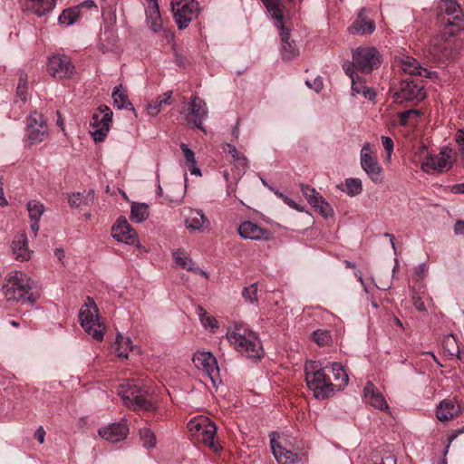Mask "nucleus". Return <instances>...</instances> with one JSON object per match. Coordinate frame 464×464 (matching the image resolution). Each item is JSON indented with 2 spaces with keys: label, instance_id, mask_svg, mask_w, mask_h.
I'll return each mask as SVG.
<instances>
[{
  "label": "nucleus",
  "instance_id": "nucleus-54",
  "mask_svg": "<svg viewBox=\"0 0 464 464\" xmlns=\"http://www.w3.org/2000/svg\"><path fill=\"white\" fill-rule=\"evenodd\" d=\"M426 271H427V267H426L425 264H420L418 266H416L414 269V275H413L414 280L415 281L421 280L425 276Z\"/></svg>",
  "mask_w": 464,
  "mask_h": 464
},
{
  "label": "nucleus",
  "instance_id": "nucleus-31",
  "mask_svg": "<svg viewBox=\"0 0 464 464\" xmlns=\"http://www.w3.org/2000/svg\"><path fill=\"white\" fill-rule=\"evenodd\" d=\"M56 0H25V8L38 16H43L52 11Z\"/></svg>",
  "mask_w": 464,
  "mask_h": 464
},
{
  "label": "nucleus",
  "instance_id": "nucleus-53",
  "mask_svg": "<svg viewBox=\"0 0 464 464\" xmlns=\"http://www.w3.org/2000/svg\"><path fill=\"white\" fill-rule=\"evenodd\" d=\"M68 202L71 207L77 208L82 204L83 196L80 192L72 193L69 196Z\"/></svg>",
  "mask_w": 464,
  "mask_h": 464
},
{
  "label": "nucleus",
  "instance_id": "nucleus-1",
  "mask_svg": "<svg viewBox=\"0 0 464 464\" xmlns=\"http://www.w3.org/2000/svg\"><path fill=\"white\" fill-rule=\"evenodd\" d=\"M226 337L230 345L246 358L257 360L264 354L260 339L246 324L236 323L227 330Z\"/></svg>",
  "mask_w": 464,
  "mask_h": 464
},
{
  "label": "nucleus",
  "instance_id": "nucleus-2",
  "mask_svg": "<svg viewBox=\"0 0 464 464\" xmlns=\"http://www.w3.org/2000/svg\"><path fill=\"white\" fill-rule=\"evenodd\" d=\"M31 277L23 271H11L5 279L3 291L7 301H15L22 304H34L36 298L32 291Z\"/></svg>",
  "mask_w": 464,
  "mask_h": 464
},
{
  "label": "nucleus",
  "instance_id": "nucleus-12",
  "mask_svg": "<svg viewBox=\"0 0 464 464\" xmlns=\"http://www.w3.org/2000/svg\"><path fill=\"white\" fill-rule=\"evenodd\" d=\"M192 362L195 367L205 374L216 385L219 380V368L216 357L206 351H198L193 354Z\"/></svg>",
  "mask_w": 464,
  "mask_h": 464
},
{
  "label": "nucleus",
  "instance_id": "nucleus-40",
  "mask_svg": "<svg viewBox=\"0 0 464 464\" xmlns=\"http://www.w3.org/2000/svg\"><path fill=\"white\" fill-rule=\"evenodd\" d=\"M27 92H28V75L24 72H19V81L16 87V95L23 101L24 102L27 100Z\"/></svg>",
  "mask_w": 464,
  "mask_h": 464
},
{
  "label": "nucleus",
  "instance_id": "nucleus-6",
  "mask_svg": "<svg viewBox=\"0 0 464 464\" xmlns=\"http://www.w3.org/2000/svg\"><path fill=\"white\" fill-rule=\"evenodd\" d=\"M79 320L81 326L89 335L98 342L102 341L105 326L101 323L99 311L92 298H86V302L80 309Z\"/></svg>",
  "mask_w": 464,
  "mask_h": 464
},
{
  "label": "nucleus",
  "instance_id": "nucleus-22",
  "mask_svg": "<svg viewBox=\"0 0 464 464\" xmlns=\"http://www.w3.org/2000/svg\"><path fill=\"white\" fill-rule=\"evenodd\" d=\"M209 226L210 222L202 210L189 208L185 215V227L191 232H204Z\"/></svg>",
  "mask_w": 464,
  "mask_h": 464
},
{
  "label": "nucleus",
  "instance_id": "nucleus-33",
  "mask_svg": "<svg viewBox=\"0 0 464 464\" xmlns=\"http://www.w3.org/2000/svg\"><path fill=\"white\" fill-rule=\"evenodd\" d=\"M365 9L362 8L359 12V17L353 25L351 26L350 30L353 34H372L375 29V24L372 20H365L362 18V14L364 13Z\"/></svg>",
  "mask_w": 464,
  "mask_h": 464
},
{
  "label": "nucleus",
  "instance_id": "nucleus-32",
  "mask_svg": "<svg viewBox=\"0 0 464 464\" xmlns=\"http://www.w3.org/2000/svg\"><path fill=\"white\" fill-rule=\"evenodd\" d=\"M134 347L130 337L118 334L115 343L112 344L113 353L119 357L127 359L129 353L133 351Z\"/></svg>",
  "mask_w": 464,
  "mask_h": 464
},
{
  "label": "nucleus",
  "instance_id": "nucleus-38",
  "mask_svg": "<svg viewBox=\"0 0 464 464\" xmlns=\"http://www.w3.org/2000/svg\"><path fill=\"white\" fill-rule=\"evenodd\" d=\"M79 6L69 7L62 12V14L58 17V22L61 24L69 26L73 24L79 19Z\"/></svg>",
  "mask_w": 464,
  "mask_h": 464
},
{
  "label": "nucleus",
  "instance_id": "nucleus-30",
  "mask_svg": "<svg viewBox=\"0 0 464 464\" xmlns=\"http://www.w3.org/2000/svg\"><path fill=\"white\" fill-rule=\"evenodd\" d=\"M399 63L401 69L411 75L430 77L431 72L427 69L422 68L419 62L411 56L401 57L399 59Z\"/></svg>",
  "mask_w": 464,
  "mask_h": 464
},
{
  "label": "nucleus",
  "instance_id": "nucleus-27",
  "mask_svg": "<svg viewBox=\"0 0 464 464\" xmlns=\"http://www.w3.org/2000/svg\"><path fill=\"white\" fill-rule=\"evenodd\" d=\"M190 114L193 116L194 125L206 131L203 127V121L208 118V108L206 102L198 96H193L189 102Z\"/></svg>",
  "mask_w": 464,
  "mask_h": 464
},
{
  "label": "nucleus",
  "instance_id": "nucleus-55",
  "mask_svg": "<svg viewBox=\"0 0 464 464\" xmlns=\"http://www.w3.org/2000/svg\"><path fill=\"white\" fill-rule=\"evenodd\" d=\"M305 84L309 88L314 89L316 92H319L323 89V86H324L323 80L321 77L315 78L313 82L306 81Z\"/></svg>",
  "mask_w": 464,
  "mask_h": 464
},
{
  "label": "nucleus",
  "instance_id": "nucleus-17",
  "mask_svg": "<svg viewBox=\"0 0 464 464\" xmlns=\"http://www.w3.org/2000/svg\"><path fill=\"white\" fill-rule=\"evenodd\" d=\"M26 131L31 144L40 143L44 140L48 128L42 114L34 111L28 115Z\"/></svg>",
  "mask_w": 464,
  "mask_h": 464
},
{
  "label": "nucleus",
  "instance_id": "nucleus-35",
  "mask_svg": "<svg viewBox=\"0 0 464 464\" xmlns=\"http://www.w3.org/2000/svg\"><path fill=\"white\" fill-rule=\"evenodd\" d=\"M171 95L172 92L169 91L150 102L147 105L148 113L151 116H156L160 111L162 105L170 104Z\"/></svg>",
  "mask_w": 464,
  "mask_h": 464
},
{
  "label": "nucleus",
  "instance_id": "nucleus-39",
  "mask_svg": "<svg viewBox=\"0 0 464 464\" xmlns=\"http://www.w3.org/2000/svg\"><path fill=\"white\" fill-rule=\"evenodd\" d=\"M121 85H119L114 88L112 92V99H113V104L118 109H128L131 107V103L129 101L128 95L125 93V92L121 91Z\"/></svg>",
  "mask_w": 464,
  "mask_h": 464
},
{
  "label": "nucleus",
  "instance_id": "nucleus-36",
  "mask_svg": "<svg viewBox=\"0 0 464 464\" xmlns=\"http://www.w3.org/2000/svg\"><path fill=\"white\" fill-rule=\"evenodd\" d=\"M149 217V207L145 203H132L130 207V219L136 223H141Z\"/></svg>",
  "mask_w": 464,
  "mask_h": 464
},
{
  "label": "nucleus",
  "instance_id": "nucleus-10",
  "mask_svg": "<svg viewBox=\"0 0 464 464\" xmlns=\"http://www.w3.org/2000/svg\"><path fill=\"white\" fill-rule=\"evenodd\" d=\"M112 111L106 105H101L90 122V133L96 142L103 141L110 130Z\"/></svg>",
  "mask_w": 464,
  "mask_h": 464
},
{
  "label": "nucleus",
  "instance_id": "nucleus-48",
  "mask_svg": "<svg viewBox=\"0 0 464 464\" xmlns=\"http://www.w3.org/2000/svg\"><path fill=\"white\" fill-rule=\"evenodd\" d=\"M244 299L251 304L257 302V285L252 284L245 287L242 291Z\"/></svg>",
  "mask_w": 464,
  "mask_h": 464
},
{
  "label": "nucleus",
  "instance_id": "nucleus-21",
  "mask_svg": "<svg viewBox=\"0 0 464 464\" xmlns=\"http://www.w3.org/2000/svg\"><path fill=\"white\" fill-rule=\"evenodd\" d=\"M146 24L153 33L162 31L166 37H173V34L169 31L163 29V22L157 0H148L146 7Z\"/></svg>",
  "mask_w": 464,
  "mask_h": 464
},
{
  "label": "nucleus",
  "instance_id": "nucleus-41",
  "mask_svg": "<svg viewBox=\"0 0 464 464\" xmlns=\"http://www.w3.org/2000/svg\"><path fill=\"white\" fill-rule=\"evenodd\" d=\"M27 210L30 219L40 220L44 212V206L40 201L30 200L27 203Z\"/></svg>",
  "mask_w": 464,
  "mask_h": 464
},
{
  "label": "nucleus",
  "instance_id": "nucleus-46",
  "mask_svg": "<svg viewBox=\"0 0 464 464\" xmlns=\"http://www.w3.org/2000/svg\"><path fill=\"white\" fill-rule=\"evenodd\" d=\"M200 311H201V313H199V319H200L202 325L205 328H209L211 332H214L216 329H218V323L216 320V318L208 314V313L203 311L202 308H200Z\"/></svg>",
  "mask_w": 464,
  "mask_h": 464
},
{
  "label": "nucleus",
  "instance_id": "nucleus-59",
  "mask_svg": "<svg viewBox=\"0 0 464 464\" xmlns=\"http://www.w3.org/2000/svg\"><path fill=\"white\" fill-rule=\"evenodd\" d=\"M454 232L456 235H464V221L458 220L454 226Z\"/></svg>",
  "mask_w": 464,
  "mask_h": 464
},
{
  "label": "nucleus",
  "instance_id": "nucleus-8",
  "mask_svg": "<svg viewBox=\"0 0 464 464\" xmlns=\"http://www.w3.org/2000/svg\"><path fill=\"white\" fill-rule=\"evenodd\" d=\"M126 407L132 410L152 411V402L143 394L141 389L133 381L121 384L118 390Z\"/></svg>",
  "mask_w": 464,
  "mask_h": 464
},
{
  "label": "nucleus",
  "instance_id": "nucleus-64",
  "mask_svg": "<svg viewBox=\"0 0 464 464\" xmlns=\"http://www.w3.org/2000/svg\"><path fill=\"white\" fill-rule=\"evenodd\" d=\"M382 464H396V458L393 456H387L384 459H382Z\"/></svg>",
  "mask_w": 464,
  "mask_h": 464
},
{
  "label": "nucleus",
  "instance_id": "nucleus-45",
  "mask_svg": "<svg viewBox=\"0 0 464 464\" xmlns=\"http://www.w3.org/2000/svg\"><path fill=\"white\" fill-rule=\"evenodd\" d=\"M351 79L352 82V94L357 95L361 94L363 91V89L366 88L364 85V80L362 77H361L358 72H353V76H348Z\"/></svg>",
  "mask_w": 464,
  "mask_h": 464
},
{
  "label": "nucleus",
  "instance_id": "nucleus-24",
  "mask_svg": "<svg viewBox=\"0 0 464 464\" xmlns=\"http://www.w3.org/2000/svg\"><path fill=\"white\" fill-rule=\"evenodd\" d=\"M11 246L15 260L24 262L31 259L33 251L28 246V238L24 232H19L14 236Z\"/></svg>",
  "mask_w": 464,
  "mask_h": 464
},
{
  "label": "nucleus",
  "instance_id": "nucleus-62",
  "mask_svg": "<svg viewBox=\"0 0 464 464\" xmlns=\"http://www.w3.org/2000/svg\"><path fill=\"white\" fill-rule=\"evenodd\" d=\"M39 221L40 220L31 219L30 227H31V230L33 231L34 237H36L38 231H39Z\"/></svg>",
  "mask_w": 464,
  "mask_h": 464
},
{
  "label": "nucleus",
  "instance_id": "nucleus-9",
  "mask_svg": "<svg viewBox=\"0 0 464 464\" xmlns=\"http://www.w3.org/2000/svg\"><path fill=\"white\" fill-rule=\"evenodd\" d=\"M171 10L179 29L187 28L200 12L197 0H171Z\"/></svg>",
  "mask_w": 464,
  "mask_h": 464
},
{
  "label": "nucleus",
  "instance_id": "nucleus-37",
  "mask_svg": "<svg viewBox=\"0 0 464 464\" xmlns=\"http://www.w3.org/2000/svg\"><path fill=\"white\" fill-rule=\"evenodd\" d=\"M172 255L176 265L179 267L187 269L188 271L196 270L194 267V262L186 251L182 249H177L172 253Z\"/></svg>",
  "mask_w": 464,
  "mask_h": 464
},
{
  "label": "nucleus",
  "instance_id": "nucleus-47",
  "mask_svg": "<svg viewBox=\"0 0 464 464\" xmlns=\"http://www.w3.org/2000/svg\"><path fill=\"white\" fill-rule=\"evenodd\" d=\"M347 193L351 196L358 195L362 190V181L359 179H348L345 181Z\"/></svg>",
  "mask_w": 464,
  "mask_h": 464
},
{
  "label": "nucleus",
  "instance_id": "nucleus-34",
  "mask_svg": "<svg viewBox=\"0 0 464 464\" xmlns=\"http://www.w3.org/2000/svg\"><path fill=\"white\" fill-rule=\"evenodd\" d=\"M328 368L331 369L334 381L337 382L336 386L339 389L344 388L347 386L349 382V377L346 372L344 371L343 367L339 362H331L329 365H327Z\"/></svg>",
  "mask_w": 464,
  "mask_h": 464
},
{
  "label": "nucleus",
  "instance_id": "nucleus-15",
  "mask_svg": "<svg viewBox=\"0 0 464 464\" xmlns=\"http://www.w3.org/2000/svg\"><path fill=\"white\" fill-rule=\"evenodd\" d=\"M440 9L450 16L446 23L448 34L454 35L457 32L464 30V13L456 0H442Z\"/></svg>",
  "mask_w": 464,
  "mask_h": 464
},
{
  "label": "nucleus",
  "instance_id": "nucleus-50",
  "mask_svg": "<svg viewBox=\"0 0 464 464\" xmlns=\"http://www.w3.org/2000/svg\"><path fill=\"white\" fill-rule=\"evenodd\" d=\"M382 143L387 154L386 160H390L394 148L393 141L388 136H382Z\"/></svg>",
  "mask_w": 464,
  "mask_h": 464
},
{
  "label": "nucleus",
  "instance_id": "nucleus-60",
  "mask_svg": "<svg viewBox=\"0 0 464 464\" xmlns=\"http://www.w3.org/2000/svg\"><path fill=\"white\" fill-rule=\"evenodd\" d=\"M451 192L454 194H464V182L453 185Z\"/></svg>",
  "mask_w": 464,
  "mask_h": 464
},
{
  "label": "nucleus",
  "instance_id": "nucleus-16",
  "mask_svg": "<svg viewBox=\"0 0 464 464\" xmlns=\"http://www.w3.org/2000/svg\"><path fill=\"white\" fill-rule=\"evenodd\" d=\"M111 236L118 242L136 246L137 248L141 247L137 232L131 227L125 218L121 217L117 219L111 228Z\"/></svg>",
  "mask_w": 464,
  "mask_h": 464
},
{
  "label": "nucleus",
  "instance_id": "nucleus-18",
  "mask_svg": "<svg viewBox=\"0 0 464 464\" xmlns=\"http://www.w3.org/2000/svg\"><path fill=\"white\" fill-rule=\"evenodd\" d=\"M300 188L307 202L324 218L334 216V209L324 197L309 185L301 184Z\"/></svg>",
  "mask_w": 464,
  "mask_h": 464
},
{
  "label": "nucleus",
  "instance_id": "nucleus-7",
  "mask_svg": "<svg viewBox=\"0 0 464 464\" xmlns=\"http://www.w3.org/2000/svg\"><path fill=\"white\" fill-rule=\"evenodd\" d=\"M188 429L192 436L214 450L218 447L215 438L217 434V426L208 417L197 416L191 419L188 423Z\"/></svg>",
  "mask_w": 464,
  "mask_h": 464
},
{
  "label": "nucleus",
  "instance_id": "nucleus-57",
  "mask_svg": "<svg viewBox=\"0 0 464 464\" xmlns=\"http://www.w3.org/2000/svg\"><path fill=\"white\" fill-rule=\"evenodd\" d=\"M365 99L373 101L376 97V93L372 88L366 87L361 93Z\"/></svg>",
  "mask_w": 464,
  "mask_h": 464
},
{
  "label": "nucleus",
  "instance_id": "nucleus-52",
  "mask_svg": "<svg viewBox=\"0 0 464 464\" xmlns=\"http://www.w3.org/2000/svg\"><path fill=\"white\" fill-rule=\"evenodd\" d=\"M455 140L458 145L459 153L464 159V130H458L455 135Z\"/></svg>",
  "mask_w": 464,
  "mask_h": 464
},
{
  "label": "nucleus",
  "instance_id": "nucleus-51",
  "mask_svg": "<svg viewBox=\"0 0 464 464\" xmlns=\"http://www.w3.org/2000/svg\"><path fill=\"white\" fill-rule=\"evenodd\" d=\"M180 149L184 154L187 162L189 163L191 166L196 165L195 153L188 147V145L185 143H181Z\"/></svg>",
  "mask_w": 464,
  "mask_h": 464
},
{
  "label": "nucleus",
  "instance_id": "nucleus-63",
  "mask_svg": "<svg viewBox=\"0 0 464 464\" xmlns=\"http://www.w3.org/2000/svg\"><path fill=\"white\" fill-rule=\"evenodd\" d=\"M464 433V426L462 428L458 429L455 430L450 437H449V443H451L459 435Z\"/></svg>",
  "mask_w": 464,
  "mask_h": 464
},
{
  "label": "nucleus",
  "instance_id": "nucleus-42",
  "mask_svg": "<svg viewBox=\"0 0 464 464\" xmlns=\"http://www.w3.org/2000/svg\"><path fill=\"white\" fill-rule=\"evenodd\" d=\"M312 339L319 346H326L332 342L330 332L323 329L314 331L312 334Z\"/></svg>",
  "mask_w": 464,
  "mask_h": 464
},
{
  "label": "nucleus",
  "instance_id": "nucleus-14",
  "mask_svg": "<svg viewBox=\"0 0 464 464\" xmlns=\"http://www.w3.org/2000/svg\"><path fill=\"white\" fill-rule=\"evenodd\" d=\"M452 167V150L443 147L437 154H429L421 162V169L430 173L431 171L444 172Z\"/></svg>",
  "mask_w": 464,
  "mask_h": 464
},
{
  "label": "nucleus",
  "instance_id": "nucleus-23",
  "mask_svg": "<svg viewBox=\"0 0 464 464\" xmlns=\"http://www.w3.org/2000/svg\"><path fill=\"white\" fill-rule=\"evenodd\" d=\"M98 433L107 441L119 442L127 438V435L129 434V427L123 421L115 422L99 429Z\"/></svg>",
  "mask_w": 464,
  "mask_h": 464
},
{
  "label": "nucleus",
  "instance_id": "nucleus-29",
  "mask_svg": "<svg viewBox=\"0 0 464 464\" xmlns=\"http://www.w3.org/2000/svg\"><path fill=\"white\" fill-rule=\"evenodd\" d=\"M221 149L226 155L231 157L230 162L235 166V168L244 173L248 167L247 158L231 143H222Z\"/></svg>",
  "mask_w": 464,
  "mask_h": 464
},
{
  "label": "nucleus",
  "instance_id": "nucleus-11",
  "mask_svg": "<svg viewBox=\"0 0 464 464\" xmlns=\"http://www.w3.org/2000/svg\"><path fill=\"white\" fill-rule=\"evenodd\" d=\"M392 98L397 103L420 102L425 98L424 87L413 80H402L395 89Z\"/></svg>",
  "mask_w": 464,
  "mask_h": 464
},
{
  "label": "nucleus",
  "instance_id": "nucleus-25",
  "mask_svg": "<svg viewBox=\"0 0 464 464\" xmlns=\"http://www.w3.org/2000/svg\"><path fill=\"white\" fill-rule=\"evenodd\" d=\"M363 398L367 404L383 411H389L384 396L371 382H368L363 388Z\"/></svg>",
  "mask_w": 464,
  "mask_h": 464
},
{
  "label": "nucleus",
  "instance_id": "nucleus-28",
  "mask_svg": "<svg viewBox=\"0 0 464 464\" xmlns=\"http://www.w3.org/2000/svg\"><path fill=\"white\" fill-rule=\"evenodd\" d=\"M460 411V406L455 400L444 399L437 406L436 417L440 421H448L459 416Z\"/></svg>",
  "mask_w": 464,
  "mask_h": 464
},
{
  "label": "nucleus",
  "instance_id": "nucleus-58",
  "mask_svg": "<svg viewBox=\"0 0 464 464\" xmlns=\"http://www.w3.org/2000/svg\"><path fill=\"white\" fill-rule=\"evenodd\" d=\"M44 437H45V430L42 426H40L34 431V438L38 440V442L40 444H43L44 442Z\"/></svg>",
  "mask_w": 464,
  "mask_h": 464
},
{
  "label": "nucleus",
  "instance_id": "nucleus-56",
  "mask_svg": "<svg viewBox=\"0 0 464 464\" xmlns=\"http://www.w3.org/2000/svg\"><path fill=\"white\" fill-rule=\"evenodd\" d=\"M412 302H413V305L414 307L420 311V312H426L427 311V308H426V305L424 304V302L422 301V298L417 295H412Z\"/></svg>",
  "mask_w": 464,
  "mask_h": 464
},
{
  "label": "nucleus",
  "instance_id": "nucleus-13",
  "mask_svg": "<svg viewBox=\"0 0 464 464\" xmlns=\"http://www.w3.org/2000/svg\"><path fill=\"white\" fill-rule=\"evenodd\" d=\"M360 163L362 169L372 182L381 184L383 181V169L376 157L373 156L372 147L368 142H366L361 150Z\"/></svg>",
  "mask_w": 464,
  "mask_h": 464
},
{
  "label": "nucleus",
  "instance_id": "nucleus-49",
  "mask_svg": "<svg viewBox=\"0 0 464 464\" xmlns=\"http://www.w3.org/2000/svg\"><path fill=\"white\" fill-rule=\"evenodd\" d=\"M275 194L279 198H281L288 207H290L291 208H294L299 212H303L304 210V208L300 206L299 204L295 203L293 199H291L290 198H288L287 196L284 195L283 193H281L280 191L278 190H275L274 191Z\"/></svg>",
  "mask_w": 464,
  "mask_h": 464
},
{
  "label": "nucleus",
  "instance_id": "nucleus-61",
  "mask_svg": "<svg viewBox=\"0 0 464 464\" xmlns=\"http://www.w3.org/2000/svg\"><path fill=\"white\" fill-rule=\"evenodd\" d=\"M78 6H79V9L81 7H85V8H88V9H92V8H95L96 9L97 8L96 4L92 0H85L82 3H81Z\"/></svg>",
  "mask_w": 464,
  "mask_h": 464
},
{
  "label": "nucleus",
  "instance_id": "nucleus-19",
  "mask_svg": "<svg viewBox=\"0 0 464 464\" xmlns=\"http://www.w3.org/2000/svg\"><path fill=\"white\" fill-rule=\"evenodd\" d=\"M48 72L53 78L68 79L73 75L75 68L68 56L56 54L49 59Z\"/></svg>",
  "mask_w": 464,
  "mask_h": 464
},
{
  "label": "nucleus",
  "instance_id": "nucleus-5",
  "mask_svg": "<svg viewBox=\"0 0 464 464\" xmlns=\"http://www.w3.org/2000/svg\"><path fill=\"white\" fill-rule=\"evenodd\" d=\"M326 368L328 366L323 367L316 361H309L305 363L306 384L316 399H326L334 391V384L324 372Z\"/></svg>",
  "mask_w": 464,
  "mask_h": 464
},
{
  "label": "nucleus",
  "instance_id": "nucleus-4",
  "mask_svg": "<svg viewBox=\"0 0 464 464\" xmlns=\"http://www.w3.org/2000/svg\"><path fill=\"white\" fill-rule=\"evenodd\" d=\"M266 6L272 19L275 20V25L279 30L281 39V55L284 60H293L299 55V49L296 44L289 41L290 32L283 24V8L281 0H261Z\"/></svg>",
  "mask_w": 464,
  "mask_h": 464
},
{
  "label": "nucleus",
  "instance_id": "nucleus-3",
  "mask_svg": "<svg viewBox=\"0 0 464 464\" xmlns=\"http://www.w3.org/2000/svg\"><path fill=\"white\" fill-rule=\"evenodd\" d=\"M352 61H345L343 69L347 76L353 72L371 73L382 62V54L373 46H359L352 50Z\"/></svg>",
  "mask_w": 464,
  "mask_h": 464
},
{
  "label": "nucleus",
  "instance_id": "nucleus-26",
  "mask_svg": "<svg viewBox=\"0 0 464 464\" xmlns=\"http://www.w3.org/2000/svg\"><path fill=\"white\" fill-rule=\"evenodd\" d=\"M238 233L241 237L251 240H268L270 234L266 229L262 228L258 225L245 221L238 227Z\"/></svg>",
  "mask_w": 464,
  "mask_h": 464
},
{
  "label": "nucleus",
  "instance_id": "nucleus-44",
  "mask_svg": "<svg viewBox=\"0 0 464 464\" xmlns=\"http://www.w3.org/2000/svg\"><path fill=\"white\" fill-rule=\"evenodd\" d=\"M419 117L420 111L418 110H408L400 113L399 122L403 126L409 125L417 122Z\"/></svg>",
  "mask_w": 464,
  "mask_h": 464
},
{
  "label": "nucleus",
  "instance_id": "nucleus-20",
  "mask_svg": "<svg viewBox=\"0 0 464 464\" xmlns=\"http://www.w3.org/2000/svg\"><path fill=\"white\" fill-rule=\"evenodd\" d=\"M270 444L273 455L279 464H295L298 462V455L282 445L280 437L276 432L270 434Z\"/></svg>",
  "mask_w": 464,
  "mask_h": 464
},
{
  "label": "nucleus",
  "instance_id": "nucleus-43",
  "mask_svg": "<svg viewBox=\"0 0 464 464\" xmlns=\"http://www.w3.org/2000/svg\"><path fill=\"white\" fill-rule=\"evenodd\" d=\"M140 437L142 444L147 449H153L156 446V437L154 433L147 427L140 430Z\"/></svg>",
  "mask_w": 464,
  "mask_h": 464
}]
</instances>
